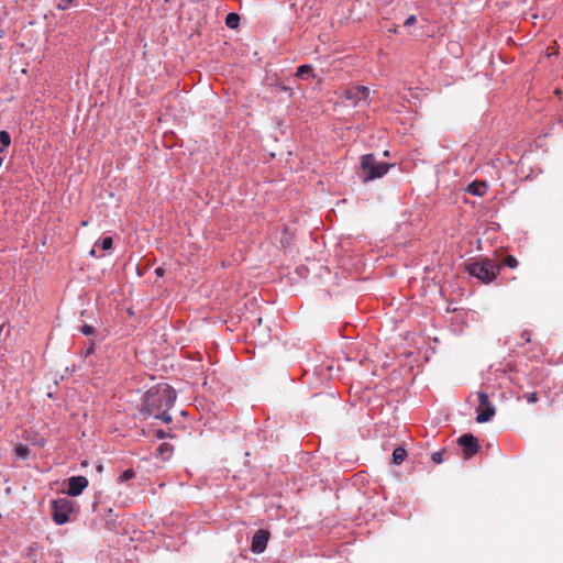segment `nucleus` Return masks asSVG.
Listing matches in <instances>:
<instances>
[{"label":"nucleus","instance_id":"nucleus-1","mask_svg":"<svg viewBox=\"0 0 563 563\" xmlns=\"http://www.w3.org/2000/svg\"><path fill=\"white\" fill-rule=\"evenodd\" d=\"M176 398V391L172 386L168 384L157 385L146 391L141 413L144 418L154 417L164 423H170L173 417L168 411L174 406Z\"/></svg>","mask_w":563,"mask_h":563},{"label":"nucleus","instance_id":"nucleus-2","mask_svg":"<svg viewBox=\"0 0 563 563\" xmlns=\"http://www.w3.org/2000/svg\"><path fill=\"white\" fill-rule=\"evenodd\" d=\"M466 271L471 276L476 277L485 284L492 283L499 273V266L489 258L475 261L466 265Z\"/></svg>","mask_w":563,"mask_h":563},{"label":"nucleus","instance_id":"nucleus-3","mask_svg":"<svg viewBox=\"0 0 563 563\" xmlns=\"http://www.w3.org/2000/svg\"><path fill=\"white\" fill-rule=\"evenodd\" d=\"M391 166V164L377 162L373 154L363 155L361 158L363 181H371L383 177L388 173Z\"/></svg>","mask_w":563,"mask_h":563},{"label":"nucleus","instance_id":"nucleus-4","mask_svg":"<svg viewBox=\"0 0 563 563\" xmlns=\"http://www.w3.org/2000/svg\"><path fill=\"white\" fill-rule=\"evenodd\" d=\"M74 511L73 500L63 497L52 500V516L57 525H64L70 520Z\"/></svg>","mask_w":563,"mask_h":563},{"label":"nucleus","instance_id":"nucleus-5","mask_svg":"<svg viewBox=\"0 0 563 563\" xmlns=\"http://www.w3.org/2000/svg\"><path fill=\"white\" fill-rule=\"evenodd\" d=\"M478 407L476 408V422H488L496 413L495 406L489 401L487 393L479 390L477 393Z\"/></svg>","mask_w":563,"mask_h":563},{"label":"nucleus","instance_id":"nucleus-6","mask_svg":"<svg viewBox=\"0 0 563 563\" xmlns=\"http://www.w3.org/2000/svg\"><path fill=\"white\" fill-rule=\"evenodd\" d=\"M343 96L346 100L351 101L353 106H358L362 102L368 104L369 88L366 86H351L345 88Z\"/></svg>","mask_w":563,"mask_h":563},{"label":"nucleus","instance_id":"nucleus-7","mask_svg":"<svg viewBox=\"0 0 563 563\" xmlns=\"http://www.w3.org/2000/svg\"><path fill=\"white\" fill-rule=\"evenodd\" d=\"M457 442L463 448V455L465 459L472 457L479 450L477 439L471 433L461 435Z\"/></svg>","mask_w":563,"mask_h":563},{"label":"nucleus","instance_id":"nucleus-8","mask_svg":"<svg viewBox=\"0 0 563 563\" xmlns=\"http://www.w3.org/2000/svg\"><path fill=\"white\" fill-rule=\"evenodd\" d=\"M88 479L85 476H71L68 479L66 494L71 497L79 496L88 486Z\"/></svg>","mask_w":563,"mask_h":563},{"label":"nucleus","instance_id":"nucleus-9","mask_svg":"<svg viewBox=\"0 0 563 563\" xmlns=\"http://www.w3.org/2000/svg\"><path fill=\"white\" fill-rule=\"evenodd\" d=\"M269 539V532L264 529H260L255 532L252 538L251 550L253 553H262L265 551Z\"/></svg>","mask_w":563,"mask_h":563},{"label":"nucleus","instance_id":"nucleus-10","mask_svg":"<svg viewBox=\"0 0 563 563\" xmlns=\"http://www.w3.org/2000/svg\"><path fill=\"white\" fill-rule=\"evenodd\" d=\"M174 448L169 443H161L159 446L156 450V456L161 457L162 460L166 461L173 455Z\"/></svg>","mask_w":563,"mask_h":563},{"label":"nucleus","instance_id":"nucleus-11","mask_svg":"<svg viewBox=\"0 0 563 563\" xmlns=\"http://www.w3.org/2000/svg\"><path fill=\"white\" fill-rule=\"evenodd\" d=\"M407 456V452L402 446H397L393 451V462L397 465L401 464Z\"/></svg>","mask_w":563,"mask_h":563},{"label":"nucleus","instance_id":"nucleus-12","mask_svg":"<svg viewBox=\"0 0 563 563\" xmlns=\"http://www.w3.org/2000/svg\"><path fill=\"white\" fill-rule=\"evenodd\" d=\"M11 144V136L7 131H0V153H4Z\"/></svg>","mask_w":563,"mask_h":563},{"label":"nucleus","instance_id":"nucleus-13","mask_svg":"<svg viewBox=\"0 0 563 563\" xmlns=\"http://www.w3.org/2000/svg\"><path fill=\"white\" fill-rule=\"evenodd\" d=\"M240 23V15L238 13H229L225 18V24L230 29H236Z\"/></svg>","mask_w":563,"mask_h":563},{"label":"nucleus","instance_id":"nucleus-14","mask_svg":"<svg viewBox=\"0 0 563 563\" xmlns=\"http://www.w3.org/2000/svg\"><path fill=\"white\" fill-rule=\"evenodd\" d=\"M14 455L18 459L25 460L30 455V449L26 445L20 444L14 449Z\"/></svg>","mask_w":563,"mask_h":563},{"label":"nucleus","instance_id":"nucleus-15","mask_svg":"<svg viewBox=\"0 0 563 563\" xmlns=\"http://www.w3.org/2000/svg\"><path fill=\"white\" fill-rule=\"evenodd\" d=\"M313 69L310 65L305 64L297 68L296 75L300 78H303L306 75L312 76Z\"/></svg>","mask_w":563,"mask_h":563},{"label":"nucleus","instance_id":"nucleus-16","mask_svg":"<svg viewBox=\"0 0 563 563\" xmlns=\"http://www.w3.org/2000/svg\"><path fill=\"white\" fill-rule=\"evenodd\" d=\"M113 241L111 236L103 238L100 242L96 243V246H100L101 250L108 251L112 247Z\"/></svg>","mask_w":563,"mask_h":563},{"label":"nucleus","instance_id":"nucleus-17","mask_svg":"<svg viewBox=\"0 0 563 563\" xmlns=\"http://www.w3.org/2000/svg\"><path fill=\"white\" fill-rule=\"evenodd\" d=\"M134 476H135V472H134L132 468H128V470H125V471L120 475L119 481H120L121 483H124V482H128V481H130V479L134 478Z\"/></svg>","mask_w":563,"mask_h":563},{"label":"nucleus","instance_id":"nucleus-18","mask_svg":"<svg viewBox=\"0 0 563 563\" xmlns=\"http://www.w3.org/2000/svg\"><path fill=\"white\" fill-rule=\"evenodd\" d=\"M504 265L509 267V268H516L518 266V261H517V258L515 256L508 255L504 260Z\"/></svg>","mask_w":563,"mask_h":563},{"label":"nucleus","instance_id":"nucleus-19","mask_svg":"<svg viewBox=\"0 0 563 563\" xmlns=\"http://www.w3.org/2000/svg\"><path fill=\"white\" fill-rule=\"evenodd\" d=\"M56 1V8L58 10H67L70 4L73 3V0H55Z\"/></svg>","mask_w":563,"mask_h":563},{"label":"nucleus","instance_id":"nucleus-20","mask_svg":"<svg viewBox=\"0 0 563 563\" xmlns=\"http://www.w3.org/2000/svg\"><path fill=\"white\" fill-rule=\"evenodd\" d=\"M468 192L473 194L474 196H482L484 194L483 190L479 189V186L475 185V184H471L468 186Z\"/></svg>","mask_w":563,"mask_h":563},{"label":"nucleus","instance_id":"nucleus-21","mask_svg":"<svg viewBox=\"0 0 563 563\" xmlns=\"http://www.w3.org/2000/svg\"><path fill=\"white\" fill-rule=\"evenodd\" d=\"M155 437L157 439H165V438H173V434L170 432H166L162 429H158L155 431Z\"/></svg>","mask_w":563,"mask_h":563},{"label":"nucleus","instance_id":"nucleus-22","mask_svg":"<svg viewBox=\"0 0 563 563\" xmlns=\"http://www.w3.org/2000/svg\"><path fill=\"white\" fill-rule=\"evenodd\" d=\"M80 332L85 335H90L95 332V329L92 325L90 324H84L81 328H80Z\"/></svg>","mask_w":563,"mask_h":563},{"label":"nucleus","instance_id":"nucleus-23","mask_svg":"<svg viewBox=\"0 0 563 563\" xmlns=\"http://www.w3.org/2000/svg\"><path fill=\"white\" fill-rule=\"evenodd\" d=\"M525 398L527 399V401L529 404H534L538 401V396H537V393H527L525 395Z\"/></svg>","mask_w":563,"mask_h":563},{"label":"nucleus","instance_id":"nucleus-24","mask_svg":"<svg viewBox=\"0 0 563 563\" xmlns=\"http://www.w3.org/2000/svg\"><path fill=\"white\" fill-rule=\"evenodd\" d=\"M416 21H417V19H416V16H415V15H409V16L405 20L404 25H405V26H411V25H413V24L416 23Z\"/></svg>","mask_w":563,"mask_h":563},{"label":"nucleus","instance_id":"nucleus-25","mask_svg":"<svg viewBox=\"0 0 563 563\" xmlns=\"http://www.w3.org/2000/svg\"><path fill=\"white\" fill-rule=\"evenodd\" d=\"M432 461H433L434 463H441V462L443 461V459H442V453H441V452H434V453L432 454Z\"/></svg>","mask_w":563,"mask_h":563},{"label":"nucleus","instance_id":"nucleus-26","mask_svg":"<svg viewBox=\"0 0 563 563\" xmlns=\"http://www.w3.org/2000/svg\"><path fill=\"white\" fill-rule=\"evenodd\" d=\"M93 352H95V345H93V343H92V344H90V346H88V347L85 350V353H84V354H85V356H89V355H91Z\"/></svg>","mask_w":563,"mask_h":563},{"label":"nucleus","instance_id":"nucleus-27","mask_svg":"<svg viewBox=\"0 0 563 563\" xmlns=\"http://www.w3.org/2000/svg\"><path fill=\"white\" fill-rule=\"evenodd\" d=\"M521 338L526 341V342H530V332L529 331H523L522 334H521Z\"/></svg>","mask_w":563,"mask_h":563},{"label":"nucleus","instance_id":"nucleus-28","mask_svg":"<svg viewBox=\"0 0 563 563\" xmlns=\"http://www.w3.org/2000/svg\"><path fill=\"white\" fill-rule=\"evenodd\" d=\"M155 274L158 276V277H162L164 275V268L163 267H157L155 269Z\"/></svg>","mask_w":563,"mask_h":563},{"label":"nucleus","instance_id":"nucleus-29","mask_svg":"<svg viewBox=\"0 0 563 563\" xmlns=\"http://www.w3.org/2000/svg\"><path fill=\"white\" fill-rule=\"evenodd\" d=\"M89 254L93 257H99V255H97V252H96V246L90 250Z\"/></svg>","mask_w":563,"mask_h":563},{"label":"nucleus","instance_id":"nucleus-30","mask_svg":"<svg viewBox=\"0 0 563 563\" xmlns=\"http://www.w3.org/2000/svg\"><path fill=\"white\" fill-rule=\"evenodd\" d=\"M3 325H0V331L2 330Z\"/></svg>","mask_w":563,"mask_h":563}]
</instances>
